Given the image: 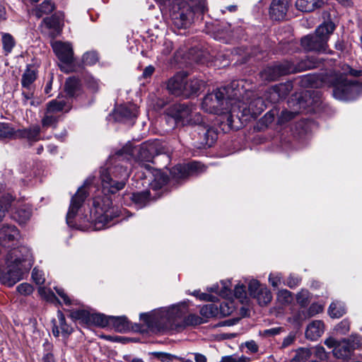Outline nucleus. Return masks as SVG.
I'll return each mask as SVG.
<instances>
[{"mask_svg": "<svg viewBox=\"0 0 362 362\" xmlns=\"http://www.w3.org/2000/svg\"><path fill=\"white\" fill-rule=\"evenodd\" d=\"M351 68L348 64H344L341 66V71H331L319 76H307L303 81L315 88L323 86L332 87V95L337 100H352L359 95L362 87L356 81L347 78Z\"/></svg>", "mask_w": 362, "mask_h": 362, "instance_id": "nucleus-1", "label": "nucleus"}, {"mask_svg": "<svg viewBox=\"0 0 362 362\" xmlns=\"http://www.w3.org/2000/svg\"><path fill=\"white\" fill-rule=\"evenodd\" d=\"M183 313L177 306L161 309L152 313H142L140 319L152 331L180 330L185 325H197L203 323L199 316L189 315L183 318Z\"/></svg>", "mask_w": 362, "mask_h": 362, "instance_id": "nucleus-2", "label": "nucleus"}, {"mask_svg": "<svg viewBox=\"0 0 362 362\" xmlns=\"http://www.w3.org/2000/svg\"><path fill=\"white\" fill-rule=\"evenodd\" d=\"M243 93L238 81H232L227 86L216 89L206 95L202 101V109L209 113L221 114L223 110H230L231 114L236 112V100Z\"/></svg>", "mask_w": 362, "mask_h": 362, "instance_id": "nucleus-3", "label": "nucleus"}, {"mask_svg": "<svg viewBox=\"0 0 362 362\" xmlns=\"http://www.w3.org/2000/svg\"><path fill=\"white\" fill-rule=\"evenodd\" d=\"M6 272L0 273V281L3 284L12 286L23 279V274L33 265L30 250L25 246L12 248L6 256Z\"/></svg>", "mask_w": 362, "mask_h": 362, "instance_id": "nucleus-4", "label": "nucleus"}, {"mask_svg": "<svg viewBox=\"0 0 362 362\" xmlns=\"http://www.w3.org/2000/svg\"><path fill=\"white\" fill-rule=\"evenodd\" d=\"M322 59L309 57L305 59L301 60L297 64L289 62H284L266 67L260 72V77L265 81H274L281 76L319 67L322 64Z\"/></svg>", "mask_w": 362, "mask_h": 362, "instance_id": "nucleus-5", "label": "nucleus"}, {"mask_svg": "<svg viewBox=\"0 0 362 362\" xmlns=\"http://www.w3.org/2000/svg\"><path fill=\"white\" fill-rule=\"evenodd\" d=\"M167 115L169 119H173L176 124L200 125L202 123V116L197 111L195 105L187 103H178L171 105L167 110Z\"/></svg>", "mask_w": 362, "mask_h": 362, "instance_id": "nucleus-6", "label": "nucleus"}, {"mask_svg": "<svg viewBox=\"0 0 362 362\" xmlns=\"http://www.w3.org/2000/svg\"><path fill=\"white\" fill-rule=\"evenodd\" d=\"M334 28V25L330 22L320 25L314 34L306 35L301 39L302 47L307 51L330 52L328 51L327 42Z\"/></svg>", "mask_w": 362, "mask_h": 362, "instance_id": "nucleus-7", "label": "nucleus"}, {"mask_svg": "<svg viewBox=\"0 0 362 362\" xmlns=\"http://www.w3.org/2000/svg\"><path fill=\"white\" fill-rule=\"evenodd\" d=\"M177 1L178 2L176 5L173 6V10L170 14V17L173 25L178 29H186L189 28L194 22L196 12L204 13L207 10L206 3V9L202 11L194 5L192 1H191L192 5H189L185 1H179V0L175 1L170 5H168V6H172ZM163 6H167V5Z\"/></svg>", "mask_w": 362, "mask_h": 362, "instance_id": "nucleus-8", "label": "nucleus"}, {"mask_svg": "<svg viewBox=\"0 0 362 362\" xmlns=\"http://www.w3.org/2000/svg\"><path fill=\"white\" fill-rule=\"evenodd\" d=\"M116 170L119 174H115L114 178L110 176L107 169H103L100 171L103 188L104 190L111 194H115L122 189L124 187L129 175L127 168L118 166L116 168Z\"/></svg>", "mask_w": 362, "mask_h": 362, "instance_id": "nucleus-9", "label": "nucleus"}, {"mask_svg": "<svg viewBox=\"0 0 362 362\" xmlns=\"http://www.w3.org/2000/svg\"><path fill=\"white\" fill-rule=\"evenodd\" d=\"M70 317L75 320H81L87 325H94L105 327L110 325V316L100 313H90L85 310H76L71 311Z\"/></svg>", "mask_w": 362, "mask_h": 362, "instance_id": "nucleus-10", "label": "nucleus"}, {"mask_svg": "<svg viewBox=\"0 0 362 362\" xmlns=\"http://www.w3.org/2000/svg\"><path fill=\"white\" fill-rule=\"evenodd\" d=\"M89 183H90V180H87L84 185L78 189L76 193L71 198L69 209L66 214V223L70 226H73V219L88 196L86 187Z\"/></svg>", "mask_w": 362, "mask_h": 362, "instance_id": "nucleus-11", "label": "nucleus"}, {"mask_svg": "<svg viewBox=\"0 0 362 362\" xmlns=\"http://www.w3.org/2000/svg\"><path fill=\"white\" fill-rule=\"evenodd\" d=\"M361 344V339L357 336H351L348 339L338 342L333 349L334 355L337 358H349L352 352Z\"/></svg>", "mask_w": 362, "mask_h": 362, "instance_id": "nucleus-12", "label": "nucleus"}, {"mask_svg": "<svg viewBox=\"0 0 362 362\" xmlns=\"http://www.w3.org/2000/svg\"><path fill=\"white\" fill-rule=\"evenodd\" d=\"M202 165L199 162H192L186 165H177L171 168L170 177L176 182L185 180L191 174L201 171Z\"/></svg>", "mask_w": 362, "mask_h": 362, "instance_id": "nucleus-13", "label": "nucleus"}, {"mask_svg": "<svg viewBox=\"0 0 362 362\" xmlns=\"http://www.w3.org/2000/svg\"><path fill=\"white\" fill-rule=\"evenodd\" d=\"M238 97L236 100V112H242L243 115L251 114L253 116L259 115L266 107L264 102L261 98H256L248 104L243 102Z\"/></svg>", "mask_w": 362, "mask_h": 362, "instance_id": "nucleus-14", "label": "nucleus"}, {"mask_svg": "<svg viewBox=\"0 0 362 362\" xmlns=\"http://www.w3.org/2000/svg\"><path fill=\"white\" fill-rule=\"evenodd\" d=\"M54 52L63 63L70 64L74 61V51L71 44L56 41L52 45Z\"/></svg>", "mask_w": 362, "mask_h": 362, "instance_id": "nucleus-15", "label": "nucleus"}, {"mask_svg": "<svg viewBox=\"0 0 362 362\" xmlns=\"http://www.w3.org/2000/svg\"><path fill=\"white\" fill-rule=\"evenodd\" d=\"M19 232L14 226H4L0 228V245L4 247L16 245Z\"/></svg>", "mask_w": 362, "mask_h": 362, "instance_id": "nucleus-16", "label": "nucleus"}, {"mask_svg": "<svg viewBox=\"0 0 362 362\" xmlns=\"http://www.w3.org/2000/svg\"><path fill=\"white\" fill-rule=\"evenodd\" d=\"M291 0H272L269 8V16L274 21H281L286 17Z\"/></svg>", "mask_w": 362, "mask_h": 362, "instance_id": "nucleus-17", "label": "nucleus"}, {"mask_svg": "<svg viewBox=\"0 0 362 362\" xmlns=\"http://www.w3.org/2000/svg\"><path fill=\"white\" fill-rule=\"evenodd\" d=\"M185 76V72H179L168 80L167 88L171 94L175 96H184Z\"/></svg>", "mask_w": 362, "mask_h": 362, "instance_id": "nucleus-18", "label": "nucleus"}, {"mask_svg": "<svg viewBox=\"0 0 362 362\" xmlns=\"http://www.w3.org/2000/svg\"><path fill=\"white\" fill-rule=\"evenodd\" d=\"M233 308L228 306L226 303H221L220 308L215 304H207L200 309V314L206 318L217 317L219 314L228 315L232 313Z\"/></svg>", "mask_w": 362, "mask_h": 362, "instance_id": "nucleus-19", "label": "nucleus"}, {"mask_svg": "<svg viewBox=\"0 0 362 362\" xmlns=\"http://www.w3.org/2000/svg\"><path fill=\"white\" fill-rule=\"evenodd\" d=\"M156 151L154 143H144L138 150V159L140 161L152 162Z\"/></svg>", "mask_w": 362, "mask_h": 362, "instance_id": "nucleus-20", "label": "nucleus"}, {"mask_svg": "<svg viewBox=\"0 0 362 362\" xmlns=\"http://www.w3.org/2000/svg\"><path fill=\"white\" fill-rule=\"evenodd\" d=\"M292 89V84L290 82L281 83L274 86L269 91L270 97L274 103L284 98Z\"/></svg>", "mask_w": 362, "mask_h": 362, "instance_id": "nucleus-21", "label": "nucleus"}, {"mask_svg": "<svg viewBox=\"0 0 362 362\" xmlns=\"http://www.w3.org/2000/svg\"><path fill=\"white\" fill-rule=\"evenodd\" d=\"M40 127L37 124L27 129H18V138L26 139L30 141H37L40 139Z\"/></svg>", "mask_w": 362, "mask_h": 362, "instance_id": "nucleus-22", "label": "nucleus"}, {"mask_svg": "<svg viewBox=\"0 0 362 362\" xmlns=\"http://www.w3.org/2000/svg\"><path fill=\"white\" fill-rule=\"evenodd\" d=\"M324 332V324L321 320H315L310 323L305 331V336L311 340H316Z\"/></svg>", "mask_w": 362, "mask_h": 362, "instance_id": "nucleus-23", "label": "nucleus"}, {"mask_svg": "<svg viewBox=\"0 0 362 362\" xmlns=\"http://www.w3.org/2000/svg\"><path fill=\"white\" fill-rule=\"evenodd\" d=\"M204 86V82L197 78L188 79L186 74L185 80L184 97H189L197 93Z\"/></svg>", "mask_w": 362, "mask_h": 362, "instance_id": "nucleus-24", "label": "nucleus"}, {"mask_svg": "<svg viewBox=\"0 0 362 362\" xmlns=\"http://www.w3.org/2000/svg\"><path fill=\"white\" fill-rule=\"evenodd\" d=\"M37 78V73L35 70L30 68V66H27L24 73L22 75L21 85L22 87L28 90L33 89V83Z\"/></svg>", "mask_w": 362, "mask_h": 362, "instance_id": "nucleus-25", "label": "nucleus"}, {"mask_svg": "<svg viewBox=\"0 0 362 362\" xmlns=\"http://www.w3.org/2000/svg\"><path fill=\"white\" fill-rule=\"evenodd\" d=\"M81 89V83L80 80L75 77H69L65 83V91L67 95L74 97L79 94Z\"/></svg>", "mask_w": 362, "mask_h": 362, "instance_id": "nucleus-26", "label": "nucleus"}, {"mask_svg": "<svg viewBox=\"0 0 362 362\" xmlns=\"http://www.w3.org/2000/svg\"><path fill=\"white\" fill-rule=\"evenodd\" d=\"M109 204L110 200L108 198L101 199L99 197L95 198L93 201V206L95 209V213L100 216L107 218L109 216Z\"/></svg>", "mask_w": 362, "mask_h": 362, "instance_id": "nucleus-27", "label": "nucleus"}, {"mask_svg": "<svg viewBox=\"0 0 362 362\" xmlns=\"http://www.w3.org/2000/svg\"><path fill=\"white\" fill-rule=\"evenodd\" d=\"M66 107V103L64 100L55 99L49 101L47 104L46 110L54 115H57L58 117L60 118Z\"/></svg>", "mask_w": 362, "mask_h": 362, "instance_id": "nucleus-28", "label": "nucleus"}, {"mask_svg": "<svg viewBox=\"0 0 362 362\" xmlns=\"http://www.w3.org/2000/svg\"><path fill=\"white\" fill-rule=\"evenodd\" d=\"M110 325L119 332H124L129 329V322L126 317L110 316Z\"/></svg>", "mask_w": 362, "mask_h": 362, "instance_id": "nucleus-29", "label": "nucleus"}, {"mask_svg": "<svg viewBox=\"0 0 362 362\" xmlns=\"http://www.w3.org/2000/svg\"><path fill=\"white\" fill-rule=\"evenodd\" d=\"M55 9L54 4L51 0H45L41 4L33 10V13L40 18L43 15L49 14Z\"/></svg>", "mask_w": 362, "mask_h": 362, "instance_id": "nucleus-30", "label": "nucleus"}, {"mask_svg": "<svg viewBox=\"0 0 362 362\" xmlns=\"http://www.w3.org/2000/svg\"><path fill=\"white\" fill-rule=\"evenodd\" d=\"M18 130H15L9 123H0V139H18Z\"/></svg>", "mask_w": 362, "mask_h": 362, "instance_id": "nucleus-31", "label": "nucleus"}, {"mask_svg": "<svg viewBox=\"0 0 362 362\" xmlns=\"http://www.w3.org/2000/svg\"><path fill=\"white\" fill-rule=\"evenodd\" d=\"M296 8L303 12H311L320 6L319 0H296Z\"/></svg>", "mask_w": 362, "mask_h": 362, "instance_id": "nucleus-32", "label": "nucleus"}, {"mask_svg": "<svg viewBox=\"0 0 362 362\" xmlns=\"http://www.w3.org/2000/svg\"><path fill=\"white\" fill-rule=\"evenodd\" d=\"M329 315L333 318H339L346 313V308L342 302H332L328 309Z\"/></svg>", "mask_w": 362, "mask_h": 362, "instance_id": "nucleus-33", "label": "nucleus"}, {"mask_svg": "<svg viewBox=\"0 0 362 362\" xmlns=\"http://www.w3.org/2000/svg\"><path fill=\"white\" fill-rule=\"evenodd\" d=\"M32 211L31 208L28 206H21L18 209H16V212L13 214V217L16 219L20 223H24L31 216Z\"/></svg>", "mask_w": 362, "mask_h": 362, "instance_id": "nucleus-34", "label": "nucleus"}, {"mask_svg": "<svg viewBox=\"0 0 362 362\" xmlns=\"http://www.w3.org/2000/svg\"><path fill=\"white\" fill-rule=\"evenodd\" d=\"M198 126L202 129V134L204 136L206 144L209 146H211L216 139L215 130L210 127L209 124H206L204 119H202V123Z\"/></svg>", "mask_w": 362, "mask_h": 362, "instance_id": "nucleus-35", "label": "nucleus"}, {"mask_svg": "<svg viewBox=\"0 0 362 362\" xmlns=\"http://www.w3.org/2000/svg\"><path fill=\"white\" fill-rule=\"evenodd\" d=\"M150 192L148 190L135 192L132 194L131 199L139 207L142 208L149 201Z\"/></svg>", "mask_w": 362, "mask_h": 362, "instance_id": "nucleus-36", "label": "nucleus"}, {"mask_svg": "<svg viewBox=\"0 0 362 362\" xmlns=\"http://www.w3.org/2000/svg\"><path fill=\"white\" fill-rule=\"evenodd\" d=\"M60 118L57 115H54L52 113L45 110V115L42 119L41 123L42 128L47 129L49 127L55 128L57 125Z\"/></svg>", "mask_w": 362, "mask_h": 362, "instance_id": "nucleus-37", "label": "nucleus"}, {"mask_svg": "<svg viewBox=\"0 0 362 362\" xmlns=\"http://www.w3.org/2000/svg\"><path fill=\"white\" fill-rule=\"evenodd\" d=\"M323 307L318 303H313L310 305L307 311L303 310L299 313L298 320H304L311 317L322 312Z\"/></svg>", "mask_w": 362, "mask_h": 362, "instance_id": "nucleus-38", "label": "nucleus"}, {"mask_svg": "<svg viewBox=\"0 0 362 362\" xmlns=\"http://www.w3.org/2000/svg\"><path fill=\"white\" fill-rule=\"evenodd\" d=\"M168 181V177L160 171H156L154 179L151 182V187L155 190L160 189Z\"/></svg>", "mask_w": 362, "mask_h": 362, "instance_id": "nucleus-39", "label": "nucleus"}, {"mask_svg": "<svg viewBox=\"0 0 362 362\" xmlns=\"http://www.w3.org/2000/svg\"><path fill=\"white\" fill-rule=\"evenodd\" d=\"M38 293L42 299L45 300L47 302L52 303H60L59 300L56 297L55 294L49 288L40 286L38 288Z\"/></svg>", "mask_w": 362, "mask_h": 362, "instance_id": "nucleus-40", "label": "nucleus"}, {"mask_svg": "<svg viewBox=\"0 0 362 362\" xmlns=\"http://www.w3.org/2000/svg\"><path fill=\"white\" fill-rule=\"evenodd\" d=\"M42 23L44 24L47 28L53 30L54 32L59 33L60 30V19L56 15H52L50 17L44 18Z\"/></svg>", "mask_w": 362, "mask_h": 362, "instance_id": "nucleus-41", "label": "nucleus"}, {"mask_svg": "<svg viewBox=\"0 0 362 362\" xmlns=\"http://www.w3.org/2000/svg\"><path fill=\"white\" fill-rule=\"evenodd\" d=\"M257 299L258 303L263 306L267 305L272 299V295L270 291L267 288H262V290L254 297Z\"/></svg>", "mask_w": 362, "mask_h": 362, "instance_id": "nucleus-42", "label": "nucleus"}, {"mask_svg": "<svg viewBox=\"0 0 362 362\" xmlns=\"http://www.w3.org/2000/svg\"><path fill=\"white\" fill-rule=\"evenodd\" d=\"M311 356V351L308 349L302 348L297 351L296 356L291 362H306Z\"/></svg>", "mask_w": 362, "mask_h": 362, "instance_id": "nucleus-43", "label": "nucleus"}, {"mask_svg": "<svg viewBox=\"0 0 362 362\" xmlns=\"http://www.w3.org/2000/svg\"><path fill=\"white\" fill-rule=\"evenodd\" d=\"M1 41L3 44V49L5 52L6 54L10 53L15 45V40L12 35L8 33L3 34Z\"/></svg>", "mask_w": 362, "mask_h": 362, "instance_id": "nucleus-44", "label": "nucleus"}, {"mask_svg": "<svg viewBox=\"0 0 362 362\" xmlns=\"http://www.w3.org/2000/svg\"><path fill=\"white\" fill-rule=\"evenodd\" d=\"M57 317L59 320L58 326L61 329L62 332L67 334H71L72 332V328L66 324L65 317L60 310L57 312Z\"/></svg>", "mask_w": 362, "mask_h": 362, "instance_id": "nucleus-45", "label": "nucleus"}, {"mask_svg": "<svg viewBox=\"0 0 362 362\" xmlns=\"http://www.w3.org/2000/svg\"><path fill=\"white\" fill-rule=\"evenodd\" d=\"M98 61V54L93 51L86 52L82 57V62L85 65L91 66L95 64Z\"/></svg>", "mask_w": 362, "mask_h": 362, "instance_id": "nucleus-46", "label": "nucleus"}, {"mask_svg": "<svg viewBox=\"0 0 362 362\" xmlns=\"http://www.w3.org/2000/svg\"><path fill=\"white\" fill-rule=\"evenodd\" d=\"M335 332L341 335L346 334L350 330V322L348 320L344 319L338 323L334 327Z\"/></svg>", "mask_w": 362, "mask_h": 362, "instance_id": "nucleus-47", "label": "nucleus"}, {"mask_svg": "<svg viewBox=\"0 0 362 362\" xmlns=\"http://www.w3.org/2000/svg\"><path fill=\"white\" fill-rule=\"evenodd\" d=\"M266 286H263L260 285L259 282L257 280L252 279L250 281L248 284V291L250 295L253 298L262 290V288H265Z\"/></svg>", "mask_w": 362, "mask_h": 362, "instance_id": "nucleus-48", "label": "nucleus"}, {"mask_svg": "<svg viewBox=\"0 0 362 362\" xmlns=\"http://www.w3.org/2000/svg\"><path fill=\"white\" fill-rule=\"evenodd\" d=\"M151 354L161 362H171L173 359L177 358V356L165 352H152Z\"/></svg>", "mask_w": 362, "mask_h": 362, "instance_id": "nucleus-49", "label": "nucleus"}, {"mask_svg": "<svg viewBox=\"0 0 362 362\" xmlns=\"http://www.w3.org/2000/svg\"><path fill=\"white\" fill-rule=\"evenodd\" d=\"M10 205L11 202L9 198L2 197L0 199V221H2Z\"/></svg>", "mask_w": 362, "mask_h": 362, "instance_id": "nucleus-50", "label": "nucleus"}, {"mask_svg": "<svg viewBox=\"0 0 362 362\" xmlns=\"http://www.w3.org/2000/svg\"><path fill=\"white\" fill-rule=\"evenodd\" d=\"M222 288L219 289L218 286H214L210 288V291L218 293L221 296H225L228 295V292L230 290L228 288V282L222 281L221 282Z\"/></svg>", "mask_w": 362, "mask_h": 362, "instance_id": "nucleus-51", "label": "nucleus"}, {"mask_svg": "<svg viewBox=\"0 0 362 362\" xmlns=\"http://www.w3.org/2000/svg\"><path fill=\"white\" fill-rule=\"evenodd\" d=\"M16 289L20 294L23 296L30 295L34 290L33 286L28 283H23L19 284Z\"/></svg>", "mask_w": 362, "mask_h": 362, "instance_id": "nucleus-52", "label": "nucleus"}, {"mask_svg": "<svg viewBox=\"0 0 362 362\" xmlns=\"http://www.w3.org/2000/svg\"><path fill=\"white\" fill-rule=\"evenodd\" d=\"M86 84L87 88L93 92H96L99 89V81L91 76L86 78Z\"/></svg>", "mask_w": 362, "mask_h": 362, "instance_id": "nucleus-53", "label": "nucleus"}, {"mask_svg": "<svg viewBox=\"0 0 362 362\" xmlns=\"http://www.w3.org/2000/svg\"><path fill=\"white\" fill-rule=\"evenodd\" d=\"M297 113H298V111H287V110L282 111L280 115L279 122L281 124L290 121L291 119H293L296 117V115H297Z\"/></svg>", "mask_w": 362, "mask_h": 362, "instance_id": "nucleus-54", "label": "nucleus"}, {"mask_svg": "<svg viewBox=\"0 0 362 362\" xmlns=\"http://www.w3.org/2000/svg\"><path fill=\"white\" fill-rule=\"evenodd\" d=\"M32 278L33 281L36 283V284L38 285H42L45 281L44 273L42 272V271H40L37 268L33 269L32 272Z\"/></svg>", "mask_w": 362, "mask_h": 362, "instance_id": "nucleus-55", "label": "nucleus"}, {"mask_svg": "<svg viewBox=\"0 0 362 362\" xmlns=\"http://www.w3.org/2000/svg\"><path fill=\"white\" fill-rule=\"evenodd\" d=\"M301 279L296 275H290L286 280V283L285 284L291 288H293L299 285L300 283Z\"/></svg>", "mask_w": 362, "mask_h": 362, "instance_id": "nucleus-56", "label": "nucleus"}, {"mask_svg": "<svg viewBox=\"0 0 362 362\" xmlns=\"http://www.w3.org/2000/svg\"><path fill=\"white\" fill-rule=\"evenodd\" d=\"M135 111L134 107H122L119 109L120 114L128 118L136 117V113Z\"/></svg>", "mask_w": 362, "mask_h": 362, "instance_id": "nucleus-57", "label": "nucleus"}, {"mask_svg": "<svg viewBox=\"0 0 362 362\" xmlns=\"http://www.w3.org/2000/svg\"><path fill=\"white\" fill-rule=\"evenodd\" d=\"M235 296L243 301L246 297L245 287L243 285H237L234 289Z\"/></svg>", "mask_w": 362, "mask_h": 362, "instance_id": "nucleus-58", "label": "nucleus"}, {"mask_svg": "<svg viewBox=\"0 0 362 362\" xmlns=\"http://www.w3.org/2000/svg\"><path fill=\"white\" fill-rule=\"evenodd\" d=\"M281 274H271L269 276V281L273 287H277L281 284Z\"/></svg>", "mask_w": 362, "mask_h": 362, "instance_id": "nucleus-59", "label": "nucleus"}, {"mask_svg": "<svg viewBox=\"0 0 362 362\" xmlns=\"http://www.w3.org/2000/svg\"><path fill=\"white\" fill-rule=\"evenodd\" d=\"M284 331V329L281 327H273L271 329H267L263 331V335L265 337H272L279 334Z\"/></svg>", "mask_w": 362, "mask_h": 362, "instance_id": "nucleus-60", "label": "nucleus"}, {"mask_svg": "<svg viewBox=\"0 0 362 362\" xmlns=\"http://www.w3.org/2000/svg\"><path fill=\"white\" fill-rule=\"evenodd\" d=\"M57 293L63 299L64 303L66 305H71V300L70 298L66 295L63 288H55Z\"/></svg>", "mask_w": 362, "mask_h": 362, "instance_id": "nucleus-61", "label": "nucleus"}, {"mask_svg": "<svg viewBox=\"0 0 362 362\" xmlns=\"http://www.w3.org/2000/svg\"><path fill=\"white\" fill-rule=\"evenodd\" d=\"M297 302L301 306L305 307L308 303V294L306 292H300L297 295Z\"/></svg>", "mask_w": 362, "mask_h": 362, "instance_id": "nucleus-62", "label": "nucleus"}, {"mask_svg": "<svg viewBox=\"0 0 362 362\" xmlns=\"http://www.w3.org/2000/svg\"><path fill=\"white\" fill-rule=\"evenodd\" d=\"M296 339V336L293 333H290L286 337H285L283 340L281 347L286 348L290 345H291Z\"/></svg>", "mask_w": 362, "mask_h": 362, "instance_id": "nucleus-63", "label": "nucleus"}, {"mask_svg": "<svg viewBox=\"0 0 362 362\" xmlns=\"http://www.w3.org/2000/svg\"><path fill=\"white\" fill-rule=\"evenodd\" d=\"M315 354L316 357L321 360L327 358V354L325 349L322 346H316L315 348Z\"/></svg>", "mask_w": 362, "mask_h": 362, "instance_id": "nucleus-64", "label": "nucleus"}]
</instances>
